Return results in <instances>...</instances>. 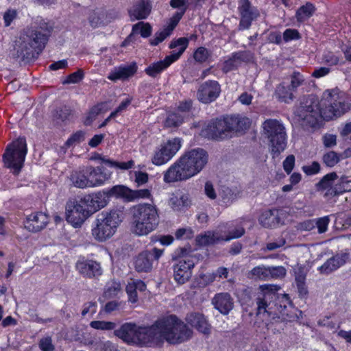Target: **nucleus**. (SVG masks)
Here are the masks:
<instances>
[{
	"instance_id": "1",
	"label": "nucleus",
	"mask_w": 351,
	"mask_h": 351,
	"mask_svg": "<svg viewBox=\"0 0 351 351\" xmlns=\"http://www.w3.org/2000/svg\"><path fill=\"white\" fill-rule=\"evenodd\" d=\"M351 107L345 93L338 88L327 89L321 99L313 95H308L301 100L295 111V115L304 127L316 131L329 121L341 117Z\"/></svg>"
},
{
	"instance_id": "2",
	"label": "nucleus",
	"mask_w": 351,
	"mask_h": 351,
	"mask_svg": "<svg viewBox=\"0 0 351 351\" xmlns=\"http://www.w3.org/2000/svg\"><path fill=\"white\" fill-rule=\"evenodd\" d=\"M160 334L168 343L178 344L190 339L193 330L176 315H170L156 320L148 326H136L135 344L149 347Z\"/></svg>"
},
{
	"instance_id": "3",
	"label": "nucleus",
	"mask_w": 351,
	"mask_h": 351,
	"mask_svg": "<svg viewBox=\"0 0 351 351\" xmlns=\"http://www.w3.org/2000/svg\"><path fill=\"white\" fill-rule=\"evenodd\" d=\"M208 158V152L201 147L185 151L164 173V182L171 183L190 179L204 169Z\"/></svg>"
},
{
	"instance_id": "4",
	"label": "nucleus",
	"mask_w": 351,
	"mask_h": 351,
	"mask_svg": "<svg viewBox=\"0 0 351 351\" xmlns=\"http://www.w3.org/2000/svg\"><path fill=\"white\" fill-rule=\"evenodd\" d=\"M49 33L47 26L28 27L16 45V58L27 62L37 59L48 42Z\"/></svg>"
},
{
	"instance_id": "5",
	"label": "nucleus",
	"mask_w": 351,
	"mask_h": 351,
	"mask_svg": "<svg viewBox=\"0 0 351 351\" xmlns=\"http://www.w3.org/2000/svg\"><path fill=\"white\" fill-rule=\"evenodd\" d=\"M125 217L124 208H114L97 215L92 234L98 241H105L116 232Z\"/></svg>"
},
{
	"instance_id": "6",
	"label": "nucleus",
	"mask_w": 351,
	"mask_h": 351,
	"mask_svg": "<svg viewBox=\"0 0 351 351\" xmlns=\"http://www.w3.org/2000/svg\"><path fill=\"white\" fill-rule=\"evenodd\" d=\"M133 218L136 233L146 235L155 230L158 225V208L154 204H139L134 208Z\"/></svg>"
},
{
	"instance_id": "7",
	"label": "nucleus",
	"mask_w": 351,
	"mask_h": 351,
	"mask_svg": "<svg viewBox=\"0 0 351 351\" xmlns=\"http://www.w3.org/2000/svg\"><path fill=\"white\" fill-rule=\"evenodd\" d=\"M263 132L268 138L273 158L278 157L287 145V135L284 125L276 119H267L262 124Z\"/></svg>"
},
{
	"instance_id": "8",
	"label": "nucleus",
	"mask_w": 351,
	"mask_h": 351,
	"mask_svg": "<svg viewBox=\"0 0 351 351\" xmlns=\"http://www.w3.org/2000/svg\"><path fill=\"white\" fill-rule=\"evenodd\" d=\"M189 47V39L186 37L173 38L169 44V48L173 49L178 47V51L173 50L164 60L154 62L145 69V73L152 78H156L169 67L173 62L179 60Z\"/></svg>"
},
{
	"instance_id": "9",
	"label": "nucleus",
	"mask_w": 351,
	"mask_h": 351,
	"mask_svg": "<svg viewBox=\"0 0 351 351\" xmlns=\"http://www.w3.org/2000/svg\"><path fill=\"white\" fill-rule=\"evenodd\" d=\"M27 153L26 138L19 136L9 143L3 154L5 166L13 169V173L18 175L24 165Z\"/></svg>"
},
{
	"instance_id": "10",
	"label": "nucleus",
	"mask_w": 351,
	"mask_h": 351,
	"mask_svg": "<svg viewBox=\"0 0 351 351\" xmlns=\"http://www.w3.org/2000/svg\"><path fill=\"white\" fill-rule=\"evenodd\" d=\"M87 204L83 202L82 196L70 199L66 205V220L74 228H80L92 215Z\"/></svg>"
},
{
	"instance_id": "11",
	"label": "nucleus",
	"mask_w": 351,
	"mask_h": 351,
	"mask_svg": "<svg viewBox=\"0 0 351 351\" xmlns=\"http://www.w3.org/2000/svg\"><path fill=\"white\" fill-rule=\"evenodd\" d=\"M181 251L182 255L176 261L173 266V278L178 285H183L190 280L192 276V269L198 261L195 256L184 255L186 249L182 248Z\"/></svg>"
},
{
	"instance_id": "12",
	"label": "nucleus",
	"mask_w": 351,
	"mask_h": 351,
	"mask_svg": "<svg viewBox=\"0 0 351 351\" xmlns=\"http://www.w3.org/2000/svg\"><path fill=\"white\" fill-rule=\"evenodd\" d=\"M226 117L212 119L202 128L200 135L208 140L223 141L231 137Z\"/></svg>"
},
{
	"instance_id": "13",
	"label": "nucleus",
	"mask_w": 351,
	"mask_h": 351,
	"mask_svg": "<svg viewBox=\"0 0 351 351\" xmlns=\"http://www.w3.org/2000/svg\"><path fill=\"white\" fill-rule=\"evenodd\" d=\"M182 146L180 138H173L168 140L155 150L152 158V162L156 166H160L169 162L178 152Z\"/></svg>"
},
{
	"instance_id": "14",
	"label": "nucleus",
	"mask_w": 351,
	"mask_h": 351,
	"mask_svg": "<svg viewBox=\"0 0 351 351\" xmlns=\"http://www.w3.org/2000/svg\"><path fill=\"white\" fill-rule=\"evenodd\" d=\"M238 12L240 16L238 29L240 31L249 29L260 15L257 8L252 5L250 0H239Z\"/></svg>"
},
{
	"instance_id": "15",
	"label": "nucleus",
	"mask_w": 351,
	"mask_h": 351,
	"mask_svg": "<svg viewBox=\"0 0 351 351\" xmlns=\"http://www.w3.org/2000/svg\"><path fill=\"white\" fill-rule=\"evenodd\" d=\"M221 85L218 81L208 80L202 83L197 90V98L204 104L214 102L220 96Z\"/></svg>"
},
{
	"instance_id": "16",
	"label": "nucleus",
	"mask_w": 351,
	"mask_h": 351,
	"mask_svg": "<svg viewBox=\"0 0 351 351\" xmlns=\"http://www.w3.org/2000/svg\"><path fill=\"white\" fill-rule=\"evenodd\" d=\"M284 218L282 209L273 208L263 210L258 217V222L265 228H275L284 224Z\"/></svg>"
},
{
	"instance_id": "17",
	"label": "nucleus",
	"mask_w": 351,
	"mask_h": 351,
	"mask_svg": "<svg viewBox=\"0 0 351 351\" xmlns=\"http://www.w3.org/2000/svg\"><path fill=\"white\" fill-rule=\"evenodd\" d=\"M82 197L83 202L87 204L92 214L104 208L110 199L107 189L97 193L86 194Z\"/></svg>"
},
{
	"instance_id": "18",
	"label": "nucleus",
	"mask_w": 351,
	"mask_h": 351,
	"mask_svg": "<svg viewBox=\"0 0 351 351\" xmlns=\"http://www.w3.org/2000/svg\"><path fill=\"white\" fill-rule=\"evenodd\" d=\"M49 217L45 213L36 211L27 216L25 228L29 232H38L44 229L49 223Z\"/></svg>"
},
{
	"instance_id": "19",
	"label": "nucleus",
	"mask_w": 351,
	"mask_h": 351,
	"mask_svg": "<svg viewBox=\"0 0 351 351\" xmlns=\"http://www.w3.org/2000/svg\"><path fill=\"white\" fill-rule=\"evenodd\" d=\"M75 267L79 273L86 278H93L102 274L100 263L94 260L79 259Z\"/></svg>"
},
{
	"instance_id": "20",
	"label": "nucleus",
	"mask_w": 351,
	"mask_h": 351,
	"mask_svg": "<svg viewBox=\"0 0 351 351\" xmlns=\"http://www.w3.org/2000/svg\"><path fill=\"white\" fill-rule=\"evenodd\" d=\"M192 199L190 194L183 190H177L172 193L169 205L174 211H185L191 207Z\"/></svg>"
},
{
	"instance_id": "21",
	"label": "nucleus",
	"mask_w": 351,
	"mask_h": 351,
	"mask_svg": "<svg viewBox=\"0 0 351 351\" xmlns=\"http://www.w3.org/2000/svg\"><path fill=\"white\" fill-rule=\"evenodd\" d=\"M186 326L190 325L196 329L199 332L204 335H209L211 332V326L208 323L204 314L193 312L187 314L186 318Z\"/></svg>"
},
{
	"instance_id": "22",
	"label": "nucleus",
	"mask_w": 351,
	"mask_h": 351,
	"mask_svg": "<svg viewBox=\"0 0 351 351\" xmlns=\"http://www.w3.org/2000/svg\"><path fill=\"white\" fill-rule=\"evenodd\" d=\"M349 259L350 254L348 252L337 254L328 258L318 268V270L322 274H329L345 265Z\"/></svg>"
},
{
	"instance_id": "23",
	"label": "nucleus",
	"mask_w": 351,
	"mask_h": 351,
	"mask_svg": "<svg viewBox=\"0 0 351 351\" xmlns=\"http://www.w3.org/2000/svg\"><path fill=\"white\" fill-rule=\"evenodd\" d=\"M228 125L230 133L244 134L251 125V120L246 117H241L239 114L226 116Z\"/></svg>"
},
{
	"instance_id": "24",
	"label": "nucleus",
	"mask_w": 351,
	"mask_h": 351,
	"mask_svg": "<svg viewBox=\"0 0 351 351\" xmlns=\"http://www.w3.org/2000/svg\"><path fill=\"white\" fill-rule=\"evenodd\" d=\"M87 169L90 187L103 185L106 180L110 178L111 173H107L104 167L88 166Z\"/></svg>"
},
{
	"instance_id": "25",
	"label": "nucleus",
	"mask_w": 351,
	"mask_h": 351,
	"mask_svg": "<svg viewBox=\"0 0 351 351\" xmlns=\"http://www.w3.org/2000/svg\"><path fill=\"white\" fill-rule=\"evenodd\" d=\"M214 307L223 315H228L234 307L233 298L229 293L223 292L215 294L213 299Z\"/></svg>"
},
{
	"instance_id": "26",
	"label": "nucleus",
	"mask_w": 351,
	"mask_h": 351,
	"mask_svg": "<svg viewBox=\"0 0 351 351\" xmlns=\"http://www.w3.org/2000/svg\"><path fill=\"white\" fill-rule=\"evenodd\" d=\"M136 326L134 323H125L119 328L114 330V335L128 344H135Z\"/></svg>"
},
{
	"instance_id": "27",
	"label": "nucleus",
	"mask_w": 351,
	"mask_h": 351,
	"mask_svg": "<svg viewBox=\"0 0 351 351\" xmlns=\"http://www.w3.org/2000/svg\"><path fill=\"white\" fill-rule=\"evenodd\" d=\"M138 66L136 62H132L129 65H121L118 68H114L108 75V79L116 82L119 80H125L133 76L137 72Z\"/></svg>"
},
{
	"instance_id": "28",
	"label": "nucleus",
	"mask_w": 351,
	"mask_h": 351,
	"mask_svg": "<svg viewBox=\"0 0 351 351\" xmlns=\"http://www.w3.org/2000/svg\"><path fill=\"white\" fill-rule=\"evenodd\" d=\"M151 11L152 5L150 3L146 0H140L128 10V14L132 21L142 20L147 19Z\"/></svg>"
},
{
	"instance_id": "29",
	"label": "nucleus",
	"mask_w": 351,
	"mask_h": 351,
	"mask_svg": "<svg viewBox=\"0 0 351 351\" xmlns=\"http://www.w3.org/2000/svg\"><path fill=\"white\" fill-rule=\"evenodd\" d=\"M338 179V175L336 172L332 171L324 176L321 180L315 184L317 191H326L324 197H334L333 193L331 190H334L335 182Z\"/></svg>"
},
{
	"instance_id": "30",
	"label": "nucleus",
	"mask_w": 351,
	"mask_h": 351,
	"mask_svg": "<svg viewBox=\"0 0 351 351\" xmlns=\"http://www.w3.org/2000/svg\"><path fill=\"white\" fill-rule=\"evenodd\" d=\"M134 268L138 272L150 271L152 269L153 258L149 250L140 252L135 258Z\"/></svg>"
},
{
	"instance_id": "31",
	"label": "nucleus",
	"mask_w": 351,
	"mask_h": 351,
	"mask_svg": "<svg viewBox=\"0 0 351 351\" xmlns=\"http://www.w3.org/2000/svg\"><path fill=\"white\" fill-rule=\"evenodd\" d=\"M152 27L149 23L138 22L132 26V32L127 36L122 43V46H126L134 38V35L140 34L141 37L146 38L151 36Z\"/></svg>"
},
{
	"instance_id": "32",
	"label": "nucleus",
	"mask_w": 351,
	"mask_h": 351,
	"mask_svg": "<svg viewBox=\"0 0 351 351\" xmlns=\"http://www.w3.org/2000/svg\"><path fill=\"white\" fill-rule=\"evenodd\" d=\"M74 110L71 106L62 105L56 107L52 112L51 115L54 121L58 123L66 124L73 120Z\"/></svg>"
},
{
	"instance_id": "33",
	"label": "nucleus",
	"mask_w": 351,
	"mask_h": 351,
	"mask_svg": "<svg viewBox=\"0 0 351 351\" xmlns=\"http://www.w3.org/2000/svg\"><path fill=\"white\" fill-rule=\"evenodd\" d=\"M70 180L77 188L85 189L89 186L87 167L74 170L70 175Z\"/></svg>"
},
{
	"instance_id": "34",
	"label": "nucleus",
	"mask_w": 351,
	"mask_h": 351,
	"mask_svg": "<svg viewBox=\"0 0 351 351\" xmlns=\"http://www.w3.org/2000/svg\"><path fill=\"white\" fill-rule=\"evenodd\" d=\"M223 237L213 231H206L195 237V244L199 247L208 246L222 241Z\"/></svg>"
},
{
	"instance_id": "35",
	"label": "nucleus",
	"mask_w": 351,
	"mask_h": 351,
	"mask_svg": "<svg viewBox=\"0 0 351 351\" xmlns=\"http://www.w3.org/2000/svg\"><path fill=\"white\" fill-rule=\"evenodd\" d=\"M110 197L123 199L125 202H131L132 189L123 184L114 185L107 189Z\"/></svg>"
},
{
	"instance_id": "36",
	"label": "nucleus",
	"mask_w": 351,
	"mask_h": 351,
	"mask_svg": "<svg viewBox=\"0 0 351 351\" xmlns=\"http://www.w3.org/2000/svg\"><path fill=\"white\" fill-rule=\"evenodd\" d=\"M317 8L313 3L306 2L297 9L295 15L296 21L300 23L305 22L313 16Z\"/></svg>"
},
{
	"instance_id": "37",
	"label": "nucleus",
	"mask_w": 351,
	"mask_h": 351,
	"mask_svg": "<svg viewBox=\"0 0 351 351\" xmlns=\"http://www.w3.org/2000/svg\"><path fill=\"white\" fill-rule=\"evenodd\" d=\"M293 90L284 82L279 84L275 89L274 96L280 102L289 104L293 100Z\"/></svg>"
},
{
	"instance_id": "38",
	"label": "nucleus",
	"mask_w": 351,
	"mask_h": 351,
	"mask_svg": "<svg viewBox=\"0 0 351 351\" xmlns=\"http://www.w3.org/2000/svg\"><path fill=\"white\" fill-rule=\"evenodd\" d=\"M270 294H265L263 298H258L257 300V315H267L268 317H271L272 319L279 317L278 313L272 311V302H267V298L269 297Z\"/></svg>"
},
{
	"instance_id": "39",
	"label": "nucleus",
	"mask_w": 351,
	"mask_h": 351,
	"mask_svg": "<svg viewBox=\"0 0 351 351\" xmlns=\"http://www.w3.org/2000/svg\"><path fill=\"white\" fill-rule=\"evenodd\" d=\"M333 196L338 197L345 193L351 192V180L346 176H341L337 180L334 190H331Z\"/></svg>"
},
{
	"instance_id": "40",
	"label": "nucleus",
	"mask_w": 351,
	"mask_h": 351,
	"mask_svg": "<svg viewBox=\"0 0 351 351\" xmlns=\"http://www.w3.org/2000/svg\"><path fill=\"white\" fill-rule=\"evenodd\" d=\"M96 159L100 160L103 163L111 168H116L122 170H128L132 169L134 165L133 160H130L127 162H118L109 158H106L104 156L97 154L95 157Z\"/></svg>"
},
{
	"instance_id": "41",
	"label": "nucleus",
	"mask_w": 351,
	"mask_h": 351,
	"mask_svg": "<svg viewBox=\"0 0 351 351\" xmlns=\"http://www.w3.org/2000/svg\"><path fill=\"white\" fill-rule=\"evenodd\" d=\"M343 159L342 154L335 151H328L323 154L322 162L329 168L334 167Z\"/></svg>"
},
{
	"instance_id": "42",
	"label": "nucleus",
	"mask_w": 351,
	"mask_h": 351,
	"mask_svg": "<svg viewBox=\"0 0 351 351\" xmlns=\"http://www.w3.org/2000/svg\"><path fill=\"white\" fill-rule=\"evenodd\" d=\"M101 112V104H98L94 105L90 108L88 112L86 114L84 118L83 123L86 126H89L92 124L96 117Z\"/></svg>"
},
{
	"instance_id": "43",
	"label": "nucleus",
	"mask_w": 351,
	"mask_h": 351,
	"mask_svg": "<svg viewBox=\"0 0 351 351\" xmlns=\"http://www.w3.org/2000/svg\"><path fill=\"white\" fill-rule=\"evenodd\" d=\"M211 56V52L205 47H197L193 53L195 62L202 64L206 62Z\"/></svg>"
},
{
	"instance_id": "44",
	"label": "nucleus",
	"mask_w": 351,
	"mask_h": 351,
	"mask_svg": "<svg viewBox=\"0 0 351 351\" xmlns=\"http://www.w3.org/2000/svg\"><path fill=\"white\" fill-rule=\"evenodd\" d=\"M250 274L256 279L267 280H269V267H267L264 265L254 267L250 271Z\"/></svg>"
},
{
	"instance_id": "45",
	"label": "nucleus",
	"mask_w": 351,
	"mask_h": 351,
	"mask_svg": "<svg viewBox=\"0 0 351 351\" xmlns=\"http://www.w3.org/2000/svg\"><path fill=\"white\" fill-rule=\"evenodd\" d=\"M185 12L186 8L174 13L173 16L169 19L167 24L165 27L171 33H172V32L174 30V29L176 27V26L183 17Z\"/></svg>"
},
{
	"instance_id": "46",
	"label": "nucleus",
	"mask_w": 351,
	"mask_h": 351,
	"mask_svg": "<svg viewBox=\"0 0 351 351\" xmlns=\"http://www.w3.org/2000/svg\"><path fill=\"white\" fill-rule=\"evenodd\" d=\"M183 122V117L178 112H173L168 114L165 120V125L170 128H176L182 125Z\"/></svg>"
},
{
	"instance_id": "47",
	"label": "nucleus",
	"mask_w": 351,
	"mask_h": 351,
	"mask_svg": "<svg viewBox=\"0 0 351 351\" xmlns=\"http://www.w3.org/2000/svg\"><path fill=\"white\" fill-rule=\"evenodd\" d=\"M90 326L96 330H114L116 324L112 322L95 320L90 322Z\"/></svg>"
},
{
	"instance_id": "48",
	"label": "nucleus",
	"mask_w": 351,
	"mask_h": 351,
	"mask_svg": "<svg viewBox=\"0 0 351 351\" xmlns=\"http://www.w3.org/2000/svg\"><path fill=\"white\" fill-rule=\"evenodd\" d=\"M85 132L83 130H77L73 133L64 143V146L69 148L73 145L80 143L84 140Z\"/></svg>"
},
{
	"instance_id": "49",
	"label": "nucleus",
	"mask_w": 351,
	"mask_h": 351,
	"mask_svg": "<svg viewBox=\"0 0 351 351\" xmlns=\"http://www.w3.org/2000/svg\"><path fill=\"white\" fill-rule=\"evenodd\" d=\"M84 78V71L82 69L69 74L62 82L64 84H77Z\"/></svg>"
},
{
	"instance_id": "50",
	"label": "nucleus",
	"mask_w": 351,
	"mask_h": 351,
	"mask_svg": "<svg viewBox=\"0 0 351 351\" xmlns=\"http://www.w3.org/2000/svg\"><path fill=\"white\" fill-rule=\"evenodd\" d=\"M3 25L5 27H8L12 25V23L18 17V12L16 9L8 8L3 13Z\"/></svg>"
},
{
	"instance_id": "51",
	"label": "nucleus",
	"mask_w": 351,
	"mask_h": 351,
	"mask_svg": "<svg viewBox=\"0 0 351 351\" xmlns=\"http://www.w3.org/2000/svg\"><path fill=\"white\" fill-rule=\"evenodd\" d=\"M171 34V33L164 27L163 29L155 33L154 38L149 40V43L152 46H157Z\"/></svg>"
},
{
	"instance_id": "52",
	"label": "nucleus",
	"mask_w": 351,
	"mask_h": 351,
	"mask_svg": "<svg viewBox=\"0 0 351 351\" xmlns=\"http://www.w3.org/2000/svg\"><path fill=\"white\" fill-rule=\"evenodd\" d=\"M302 36L299 31L296 29H286L282 34V38L285 43H289L292 40H298L301 39Z\"/></svg>"
},
{
	"instance_id": "53",
	"label": "nucleus",
	"mask_w": 351,
	"mask_h": 351,
	"mask_svg": "<svg viewBox=\"0 0 351 351\" xmlns=\"http://www.w3.org/2000/svg\"><path fill=\"white\" fill-rule=\"evenodd\" d=\"M152 195L151 190L148 189H143L138 190L132 189L131 202L139 199H151Z\"/></svg>"
},
{
	"instance_id": "54",
	"label": "nucleus",
	"mask_w": 351,
	"mask_h": 351,
	"mask_svg": "<svg viewBox=\"0 0 351 351\" xmlns=\"http://www.w3.org/2000/svg\"><path fill=\"white\" fill-rule=\"evenodd\" d=\"M304 82V77L298 71H294L291 75V88L295 92Z\"/></svg>"
},
{
	"instance_id": "55",
	"label": "nucleus",
	"mask_w": 351,
	"mask_h": 351,
	"mask_svg": "<svg viewBox=\"0 0 351 351\" xmlns=\"http://www.w3.org/2000/svg\"><path fill=\"white\" fill-rule=\"evenodd\" d=\"M294 273H295V280L298 289H300V288H302V287L305 285L306 273L304 271V267L300 266L297 269H295Z\"/></svg>"
},
{
	"instance_id": "56",
	"label": "nucleus",
	"mask_w": 351,
	"mask_h": 351,
	"mask_svg": "<svg viewBox=\"0 0 351 351\" xmlns=\"http://www.w3.org/2000/svg\"><path fill=\"white\" fill-rule=\"evenodd\" d=\"M322 61L328 66H336L339 62V57L336 56L332 51H328L323 53Z\"/></svg>"
},
{
	"instance_id": "57",
	"label": "nucleus",
	"mask_w": 351,
	"mask_h": 351,
	"mask_svg": "<svg viewBox=\"0 0 351 351\" xmlns=\"http://www.w3.org/2000/svg\"><path fill=\"white\" fill-rule=\"evenodd\" d=\"M236 62L237 61L235 60L234 57H232V56L231 55V56L228 59L226 60L223 62L221 67L222 72L226 74L230 71L237 70L239 66Z\"/></svg>"
},
{
	"instance_id": "58",
	"label": "nucleus",
	"mask_w": 351,
	"mask_h": 351,
	"mask_svg": "<svg viewBox=\"0 0 351 351\" xmlns=\"http://www.w3.org/2000/svg\"><path fill=\"white\" fill-rule=\"evenodd\" d=\"M216 279L215 274H201L199 278L197 279V285L199 287H205L212 283Z\"/></svg>"
},
{
	"instance_id": "59",
	"label": "nucleus",
	"mask_w": 351,
	"mask_h": 351,
	"mask_svg": "<svg viewBox=\"0 0 351 351\" xmlns=\"http://www.w3.org/2000/svg\"><path fill=\"white\" fill-rule=\"evenodd\" d=\"M302 169L306 176H313L319 173L321 167L318 162L313 161L309 165H304Z\"/></svg>"
},
{
	"instance_id": "60",
	"label": "nucleus",
	"mask_w": 351,
	"mask_h": 351,
	"mask_svg": "<svg viewBox=\"0 0 351 351\" xmlns=\"http://www.w3.org/2000/svg\"><path fill=\"white\" fill-rule=\"evenodd\" d=\"M286 275V269L282 266L269 267V280L282 278Z\"/></svg>"
},
{
	"instance_id": "61",
	"label": "nucleus",
	"mask_w": 351,
	"mask_h": 351,
	"mask_svg": "<svg viewBox=\"0 0 351 351\" xmlns=\"http://www.w3.org/2000/svg\"><path fill=\"white\" fill-rule=\"evenodd\" d=\"M330 219L328 216L318 218L316 221V227L319 234L324 233L327 231Z\"/></svg>"
},
{
	"instance_id": "62",
	"label": "nucleus",
	"mask_w": 351,
	"mask_h": 351,
	"mask_svg": "<svg viewBox=\"0 0 351 351\" xmlns=\"http://www.w3.org/2000/svg\"><path fill=\"white\" fill-rule=\"evenodd\" d=\"M97 304L95 301H91L84 304L82 311V315L85 316L87 314L93 315L97 312Z\"/></svg>"
},
{
	"instance_id": "63",
	"label": "nucleus",
	"mask_w": 351,
	"mask_h": 351,
	"mask_svg": "<svg viewBox=\"0 0 351 351\" xmlns=\"http://www.w3.org/2000/svg\"><path fill=\"white\" fill-rule=\"evenodd\" d=\"M282 36L279 31L270 32L267 36V41L269 43L276 44L280 45L282 42Z\"/></svg>"
},
{
	"instance_id": "64",
	"label": "nucleus",
	"mask_w": 351,
	"mask_h": 351,
	"mask_svg": "<svg viewBox=\"0 0 351 351\" xmlns=\"http://www.w3.org/2000/svg\"><path fill=\"white\" fill-rule=\"evenodd\" d=\"M39 348L42 351H53L55 348L50 337L41 339L39 341Z\"/></svg>"
}]
</instances>
